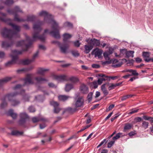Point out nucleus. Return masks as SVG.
<instances>
[{"label":"nucleus","instance_id":"nucleus-1","mask_svg":"<svg viewBox=\"0 0 153 153\" xmlns=\"http://www.w3.org/2000/svg\"><path fill=\"white\" fill-rule=\"evenodd\" d=\"M39 15L40 16H44V20L45 22L52 24L53 30L49 31L48 29H45L44 30V33L40 35L39 33L42 30L41 26L44 24L43 22H39L37 24H34L33 28L35 32L33 34V38L31 39L30 37L27 36L26 40L19 41L16 43V46H22L23 49L21 51H18L16 50L12 51L11 53L10 54L12 60L6 63L5 64L6 66H9L17 63V61L18 60V55L22 54L24 51H27L33 41L39 39L42 42H44L46 37L45 33L49 32L50 34L54 38H60L59 31V28L58 24L53 19V16L45 11H42L40 12Z\"/></svg>","mask_w":153,"mask_h":153},{"label":"nucleus","instance_id":"nucleus-2","mask_svg":"<svg viewBox=\"0 0 153 153\" xmlns=\"http://www.w3.org/2000/svg\"><path fill=\"white\" fill-rule=\"evenodd\" d=\"M4 8L3 6H0V10H2ZM0 14L3 16H5L6 14L5 13H0ZM1 21L5 23L8 24L11 26L15 30V31L10 29H7L4 28L1 31L2 36L5 38H8V41H3L2 42V47L7 49L11 47L14 44V41L13 38L14 37L16 38L19 37V35L18 33L20 30V26L14 24L12 22V20L10 19H6L0 17V21Z\"/></svg>","mask_w":153,"mask_h":153},{"label":"nucleus","instance_id":"nucleus-3","mask_svg":"<svg viewBox=\"0 0 153 153\" xmlns=\"http://www.w3.org/2000/svg\"><path fill=\"white\" fill-rule=\"evenodd\" d=\"M71 37V35L66 33H65L63 35V43L61 44L59 42L57 41H53L52 42L57 45L59 47L60 51L61 53H65L69 48V44L71 42L68 39Z\"/></svg>","mask_w":153,"mask_h":153},{"label":"nucleus","instance_id":"nucleus-4","mask_svg":"<svg viewBox=\"0 0 153 153\" xmlns=\"http://www.w3.org/2000/svg\"><path fill=\"white\" fill-rule=\"evenodd\" d=\"M18 94H21L22 95L23 97V99L25 101H28L29 97L27 94H25V91L24 90H22L20 93L17 92H11L9 93L6 94L4 98H7L9 101L11 102L13 99V97L16 96Z\"/></svg>","mask_w":153,"mask_h":153},{"label":"nucleus","instance_id":"nucleus-5","mask_svg":"<svg viewBox=\"0 0 153 153\" xmlns=\"http://www.w3.org/2000/svg\"><path fill=\"white\" fill-rule=\"evenodd\" d=\"M33 74H28L26 75L25 78L24 79V84L23 85L18 84L14 87V89L16 90L21 88L22 87L27 84H33L34 83L33 80Z\"/></svg>","mask_w":153,"mask_h":153},{"label":"nucleus","instance_id":"nucleus-6","mask_svg":"<svg viewBox=\"0 0 153 153\" xmlns=\"http://www.w3.org/2000/svg\"><path fill=\"white\" fill-rule=\"evenodd\" d=\"M7 12L10 14L14 15V21L19 22H24L26 20L18 17V15L17 13V12H22V10L18 6L15 7L14 9H8Z\"/></svg>","mask_w":153,"mask_h":153},{"label":"nucleus","instance_id":"nucleus-7","mask_svg":"<svg viewBox=\"0 0 153 153\" xmlns=\"http://www.w3.org/2000/svg\"><path fill=\"white\" fill-rule=\"evenodd\" d=\"M20 119L19 121V124L21 126L25 125L26 122L28 119L29 117L25 113H22L20 114Z\"/></svg>","mask_w":153,"mask_h":153},{"label":"nucleus","instance_id":"nucleus-8","mask_svg":"<svg viewBox=\"0 0 153 153\" xmlns=\"http://www.w3.org/2000/svg\"><path fill=\"white\" fill-rule=\"evenodd\" d=\"M39 51H37L33 56L32 58L31 59H26L21 61V63L24 65H28L33 62L37 56Z\"/></svg>","mask_w":153,"mask_h":153},{"label":"nucleus","instance_id":"nucleus-9","mask_svg":"<svg viewBox=\"0 0 153 153\" xmlns=\"http://www.w3.org/2000/svg\"><path fill=\"white\" fill-rule=\"evenodd\" d=\"M50 104L54 107V112L55 113H59L61 109L59 107V104L57 102L53 101L50 102Z\"/></svg>","mask_w":153,"mask_h":153},{"label":"nucleus","instance_id":"nucleus-10","mask_svg":"<svg viewBox=\"0 0 153 153\" xmlns=\"http://www.w3.org/2000/svg\"><path fill=\"white\" fill-rule=\"evenodd\" d=\"M75 106L76 108L80 107L83 104L84 100L81 97H79L76 98Z\"/></svg>","mask_w":153,"mask_h":153},{"label":"nucleus","instance_id":"nucleus-11","mask_svg":"<svg viewBox=\"0 0 153 153\" xmlns=\"http://www.w3.org/2000/svg\"><path fill=\"white\" fill-rule=\"evenodd\" d=\"M142 55L145 61L147 62H153V58H149L150 54L149 52L144 51Z\"/></svg>","mask_w":153,"mask_h":153},{"label":"nucleus","instance_id":"nucleus-12","mask_svg":"<svg viewBox=\"0 0 153 153\" xmlns=\"http://www.w3.org/2000/svg\"><path fill=\"white\" fill-rule=\"evenodd\" d=\"M102 52V50L98 48H96L93 51L91 54L93 55L94 54L95 57L98 56L99 58L101 57Z\"/></svg>","mask_w":153,"mask_h":153},{"label":"nucleus","instance_id":"nucleus-13","mask_svg":"<svg viewBox=\"0 0 153 153\" xmlns=\"http://www.w3.org/2000/svg\"><path fill=\"white\" fill-rule=\"evenodd\" d=\"M98 76L101 78H99L97 81V83L99 85H101L102 82L103 81L107 80V79L109 80V78H107V76L102 74H99Z\"/></svg>","mask_w":153,"mask_h":153},{"label":"nucleus","instance_id":"nucleus-14","mask_svg":"<svg viewBox=\"0 0 153 153\" xmlns=\"http://www.w3.org/2000/svg\"><path fill=\"white\" fill-rule=\"evenodd\" d=\"M54 78L58 81H61L67 80L68 79V77L65 75H55L54 76Z\"/></svg>","mask_w":153,"mask_h":153},{"label":"nucleus","instance_id":"nucleus-15","mask_svg":"<svg viewBox=\"0 0 153 153\" xmlns=\"http://www.w3.org/2000/svg\"><path fill=\"white\" fill-rule=\"evenodd\" d=\"M80 90L81 93L86 94L88 92V88L87 86L84 84L81 85L80 87Z\"/></svg>","mask_w":153,"mask_h":153},{"label":"nucleus","instance_id":"nucleus-16","mask_svg":"<svg viewBox=\"0 0 153 153\" xmlns=\"http://www.w3.org/2000/svg\"><path fill=\"white\" fill-rule=\"evenodd\" d=\"M32 121L33 123H36L40 121H45L46 120L41 116L34 117L32 118Z\"/></svg>","mask_w":153,"mask_h":153},{"label":"nucleus","instance_id":"nucleus-17","mask_svg":"<svg viewBox=\"0 0 153 153\" xmlns=\"http://www.w3.org/2000/svg\"><path fill=\"white\" fill-rule=\"evenodd\" d=\"M11 77H6L3 79H0V86L2 85L3 84L6 83L8 82L11 80Z\"/></svg>","mask_w":153,"mask_h":153},{"label":"nucleus","instance_id":"nucleus-18","mask_svg":"<svg viewBox=\"0 0 153 153\" xmlns=\"http://www.w3.org/2000/svg\"><path fill=\"white\" fill-rule=\"evenodd\" d=\"M49 69H45L42 68H39L37 71V73L42 76H44L45 75V72L48 71Z\"/></svg>","mask_w":153,"mask_h":153},{"label":"nucleus","instance_id":"nucleus-19","mask_svg":"<svg viewBox=\"0 0 153 153\" xmlns=\"http://www.w3.org/2000/svg\"><path fill=\"white\" fill-rule=\"evenodd\" d=\"M23 134V131H19L17 130H13L11 133V135L13 136L22 135Z\"/></svg>","mask_w":153,"mask_h":153},{"label":"nucleus","instance_id":"nucleus-20","mask_svg":"<svg viewBox=\"0 0 153 153\" xmlns=\"http://www.w3.org/2000/svg\"><path fill=\"white\" fill-rule=\"evenodd\" d=\"M7 105V102L6 101L5 98L2 99V102L0 105V107L1 109H3L6 107Z\"/></svg>","mask_w":153,"mask_h":153},{"label":"nucleus","instance_id":"nucleus-21","mask_svg":"<svg viewBox=\"0 0 153 153\" xmlns=\"http://www.w3.org/2000/svg\"><path fill=\"white\" fill-rule=\"evenodd\" d=\"M35 79L37 83H41L42 81L47 82L48 80L45 78L40 76H38L35 77Z\"/></svg>","mask_w":153,"mask_h":153},{"label":"nucleus","instance_id":"nucleus-22","mask_svg":"<svg viewBox=\"0 0 153 153\" xmlns=\"http://www.w3.org/2000/svg\"><path fill=\"white\" fill-rule=\"evenodd\" d=\"M133 125L132 124L129 123H126L124 125L123 129V131L126 132L128 130L131 129Z\"/></svg>","mask_w":153,"mask_h":153},{"label":"nucleus","instance_id":"nucleus-23","mask_svg":"<svg viewBox=\"0 0 153 153\" xmlns=\"http://www.w3.org/2000/svg\"><path fill=\"white\" fill-rule=\"evenodd\" d=\"M8 114L13 119H16L17 117L16 114L13 112V110H9L8 112Z\"/></svg>","mask_w":153,"mask_h":153},{"label":"nucleus","instance_id":"nucleus-24","mask_svg":"<svg viewBox=\"0 0 153 153\" xmlns=\"http://www.w3.org/2000/svg\"><path fill=\"white\" fill-rule=\"evenodd\" d=\"M93 48V46L92 45H85V53H88Z\"/></svg>","mask_w":153,"mask_h":153},{"label":"nucleus","instance_id":"nucleus-25","mask_svg":"<svg viewBox=\"0 0 153 153\" xmlns=\"http://www.w3.org/2000/svg\"><path fill=\"white\" fill-rule=\"evenodd\" d=\"M70 97L69 96L65 95H60L58 96L59 100L60 101H63L67 100Z\"/></svg>","mask_w":153,"mask_h":153},{"label":"nucleus","instance_id":"nucleus-26","mask_svg":"<svg viewBox=\"0 0 153 153\" xmlns=\"http://www.w3.org/2000/svg\"><path fill=\"white\" fill-rule=\"evenodd\" d=\"M91 43L94 45L96 46H98L100 45V42L99 41L95 39H91Z\"/></svg>","mask_w":153,"mask_h":153},{"label":"nucleus","instance_id":"nucleus-27","mask_svg":"<svg viewBox=\"0 0 153 153\" xmlns=\"http://www.w3.org/2000/svg\"><path fill=\"white\" fill-rule=\"evenodd\" d=\"M113 136L111 135L110 136L108 137L106 139H104L103 141H102L98 145V146H97V147H99L100 146H102V144H103L104 143L105 144L108 141V139H110V138H111Z\"/></svg>","mask_w":153,"mask_h":153},{"label":"nucleus","instance_id":"nucleus-28","mask_svg":"<svg viewBox=\"0 0 153 153\" xmlns=\"http://www.w3.org/2000/svg\"><path fill=\"white\" fill-rule=\"evenodd\" d=\"M105 84H103L101 87V89L105 96L107 95L108 92L105 88Z\"/></svg>","mask_w":153,"mask_h":153},{"label":"nucleus","instance_id":"nucleus-29","mask_svg":"<svg viewBox=\"0 0 153 153\" xmlns=\"http://www.w3.org/2000/svg\"><path fill=\"white\" fill-rule=\"evenodd\" d=\"M134 52L132 51H128L126 52V57L128 58L130 57H134L133 53Z\"/></svg>","mask_w":153,"mask_h":153},{"label":"nucleus","instance_id":"nucleus-30","mask_svg":"<svg viewBox=\"0 0 153 153\" xmlns=\"http://www.w3.org/2000/svg\"><path fill=\"white\" fill-rule=\"evenodd\" d=\"M20 103V101L14 99L11 102V104L13 106H16Z\"/></svg>","mask_w":153,"mask_h":153},{"label":"nucleus","instance_id":"nucleus-31","mask_svg":"<svg viewBox=\"0 0 153 153\" xmlns=\"http://www.w3.org/2000/svg\"><path fill=\"white\" fill-rule=\"evenodd\" d=\"M142 124L141 127L144 129H146L148 128L149 123L145 121H142Z\"/></svg>","mask_w":153,"mask_h":153},{"label":"nucleus","instance_id":"nucleus-32","mask_svg":"<svg viewBox=\"0 0 153 153\" xmlns=\"http://www.w3.org/2000/svg\"><path fill=\"white\" fill-rule=\"evenodd\" d=\"M36 17L34 15L29 16H27V19L26 21H27L33 22L35 20Z\"/></svg>","mask_w":153,"mask_h":153},{"label":"nucleus","instance_id":"nucleus-33","mask_svg":"<svg viewBox=\"0 0 153 153\" xmlns=\"http://www.w3.org/2000/svg\"><path fill=\"white\" fill-rule=\"evenodd\" d=\"M33 68V67L31 66V67H30L28 68L27 69L23 68V69H21L18 70H17V72L18 73H21L22 72L25 71H29V70L32 69Z\"/></svg>","mask_w":153,"mask_h":153},{"label":"nucleus","instance_id":"nucleus-34","mask_svg":"<svg viewBox=\"0 0 153 153\" xmlns=\"http://www.w3.org/2000/svg\"><path fill=\"white\" fill-rule=\"evenodd\" d=\"M73 88V85L70 84H68L66 85L65 88V90L66 91H69Z\"/></svg>","mask_w":153,"mask_h":153},{"label":"nucleus","instance_id":"nucleus-35","mask_svg":"<svg viewBox=\"0 0 153 153\" xmlns=\"http://www.w3.org/2000/svg\"><path fill=\"white\" fill-rule=\"evenodd\" d=\"M3 3L6 5L10 6L13 3L14 1L13 0H6Z\"/></svg>","mask_w":153,"mask_h":153},{"label":"nucleus","instance_id":"nucleus-36","mask_svg":"<svg viewBox=\"0 0 153 153\" xmlns=\"http://www.w3.org/2000/svg\"><path fill=\"white\" fill-rule=\"evenodd\" d=\"M69 79L70 81L73 82H77L79 81L77 77L74 76L70 77Z\"/></svg>","mask_w":153,"mask_h":153},{"label":"nucleus","instance_id":"nucleus-37","mask_svg":"<svg viewBox=\"0 0 153 153\" xmlns=\"http://www.w3.org/2000/svg\"><path fill=\"white\" fill-rule=\"evenodd\" d=\"M122 133H119L117 134L115 136H114L112 138V140L115 142V140L118 139V138L120 137V135Z\"/></svg>","mask_w":153,"mask_h":153},{"label":"nucleus","instance_id":"nucleus-38","mask_svg":"<svg viewBox=\"0 0 153 153\" xmlns=\"http://www.w3.org/2000/svg\"><path fill=\"white\" fill-rule=\"evenodd\" d=\"M68 110L70 113H73L74 112H76L77 111L76 108H73L69 107L68 108Z\"/></svg>","mask_w":153,"mask_h":153},{"label":"nucleus","instance_id":"nucleus-39","mask_svg":"<svg viewBox=\"0 0 153 153\" xmlns=\"http://www.w3.org/2000/svg\"><path fill=\"white\" fill-rule=\"evenodd\" d=\"M110 55V54L108 52H105L103 53L104 56L106 60H109L110 59V58L109 56Z\"/></svg>","mask_w":153,"mask_h":153},{"label":"nucleus","instance_id":"nucleus-40","mask_svg":"<svg viewBox=\"0 0 153 153\" xmlns=\"http://www.w3.org/2000/svg\"><path fill=\"white\" fill-rule=\"evenodd\" d=\"M93 95V93L92 92L89 93L88 94L87 96L88 99L89 101V102H90L92 99V96Z\"/></svg>","mask_w":153,"mask_h":153},{"label":"nucleus","instance_id":"nucleus-41","mask_svg":"<svg viewBox=\"0 0 153 153\" xmlns=\"http://www.w3.org/2000/svg\"><path fill=\"white\" fill-rule=\"evenodd\" d=\"M97 83V81H95L91 83V86L93 87L94 88H96L98 87Z\"/></svg>","mask_w":153,"mask_h":153},{"label":"nucleus","instance_id":"nucleus-42","mask_svg":"<svg viewBox=\"0 0 153 153\" xmlns=\"http://www.w3.org/2000/svg\"><path fill=\"white\" fill-rule=\"evenodd\" d=\"M71 53L72 55L75 57H77L79 56V54L78 51H72Z\"/></svg>","mask_w":153,"mask_h":153},{"label":"nucleus","instance_id":"nucleus-43","mask_svg":"<svg viewBox=\"0 0 153 153\" xmlns=\"http://www.w3.org/2000/svg\"><path fill=\"white\" fill-rule=\"evenodd\" d=\"M138 109H136V108H133L131 110V111L129 112L128 114H133L137 112L138 111Z\"/></svg>","mask_w":153,"mask_h":153},{"label":"nucleus","instance_id":"nucleus-44","mask_svg":"<svg viewBox=\"0 0 153 153\" xmlns=\"http://www.w3.org/2000/svg\"><path fill=\"white\" fill-rule=\"evenodd\" d=\"M114 142H115L112 140L110 141L108 143L107 146L108 147V148H111L114 144Z\"/></svg>","mask_w":153,"mask_h":153},{"label":"nucleus","instance_id":"nucleus-45","mask_svg":"<svg viewBox=\"0 0 153 153\" xmlns=\"http://www.w3.org/2000/svg\"><path fill=\"white\" fill-rule=\"evenodd\" d=\"M107 78H109V80H108V79H107V81H110V79H111L112 80H115L118 78V77L117 76H107Z\"/></svg>","mask_w":153,"mask_h":153},{"label":"nucleus","instance_id":"nucleus-46","mask_svg":"<svg viewBox=\"0 0 153 153\" xmlns=\"http://www.w3.org/2000/svg\"><path fill=\"white\" fill-rule=\"evenodd\" d=\"M28 110L31 112H33L35 111V108L32 106H30L28 108Z\"/></svg>","mask_w":153,"mask_h":153},{"label":"nucleus","instance_id":"nucleus-47","mask_svg":"<svg viewBox=\"0 0 153 153\" xmlns=\"http://www.w3.org/2000/svg\"><path fill=\"white\" fill-rule=\"evenodd\" d=\"M114 106V104L111 105L107 109L106 111L107 112L109 111L110 110H111Z\"/></svg>","mask_w":153,"mask_h":153},{"label":"nucleus","instance_id":"nucleus-48","mask_svg":"<svg viewBox=\"0 0 153 153\" xmlns=\"http://www.w3.org/2000/svg\"><path fill=\"white\" fill-rule=\"evenodd\" d=\"M89 127H90V126H87L84 127L83 128H82V129H81L80 130L78 131L77 133H78L80 132L83 131L84 130L88 128Z\"/></svg>","mask_w":153,"mask_h":153},{"label":"nucleus","instance_id":"nucleus-49","mask_svg":"<svg viewBox=\"0 0 153 153\" xmlns=\"http://www.w3.org/2000/svg\"><path fill=\"white\" fill-rule=\"evenodd\" d=\"M115 87H116L115 84H112L111 86L109 87L108 90H110L114 89Z\"/></svg>","mask_w":153,"mask_h":153},{"label":"nucleus","instance_id":"nucleus-50","mask_svg":"<svg viewBox=\"0 0 153 153\" xmlns=\"http://www.w3.org/2000/svg\"><path fill=\"white\" fill-rule=\"evenodd\" d=\"M65 26L72 27V24L69 22H66L65 23Z\"/></svg>","mask_w":153,"mask_h":153},{"label":"nucleus","instance_id":"nucleus-51","mask_svg":"<svg viewBox=\"0 0 153 153\" xmlns=\"http://www.w3.org/2000/svg\"><path fill=\"white\" fill-rule=\"evenodd\" d=\"M74 45L77 47H79V46L80 45V43H79V41L77 40L74 42Z\"/></svg>","mask_w":153,"mask_h":153},{"label":"nucleus","instance_id":"nucleus-52","mask_svg":"<svg viewBox=\"0 0 153 153\" xmlns=\"http://www.w3.org/2000/svg\"><path fill=\"white\" fill-rule=\"evenodd\" d=\"M92 67L94 68H99L100 67V65H99L96 64H93L92 65Z\"/></svg>","mask_w":153,"mask_h":153},{"label":"nucleus","instance_id":"nucleus-53","mask_svg":"<svg viewBox=\"0 0 153 153\" xmlns=\"http://www.w3.org/2000/svg\"><path fill=\"white\" fill-rule=\"evenodd\" d=\"M135 59L137 63H140L142 61V59L139 57L136 58Z\"/></svg>","mask_w":153,"mask_h":153},{"label":"nucleus","instance_id":"nucleus-54","mask_svg":"<svg viewBox=\"0 0 153 153\" xmlns=\"http://www.w3.org/2000/svg\"><path fill=\"white\" fill-rule=\"evenodd\" d=\"M132 75L137 76L138 75V74L136 72V71L135 70H132V71L131 73Z\"/></svg>","mask_w":153,"mask_h":153},{"label":"nucleus","instance_id":"nucleus-55","mask_svg":"<svg viewBox=\"0 0 153 153\" xmlns=\"http://www.w3.org/2000/svg\"><path fill=\"white\" fill-rule=\"evenodd\" d=\"M113 114V112H111L108 115V116L105 118V120H107Z\"/></svg>","mask_w":153,"mask_h":153},{"label":"nucleus","instance_id":"nucleus-56","mask_svg":"<svg viewBox=\"0 0 153 153\" xmlns=\"http://www.w3.org/2000/svg\"><path fill=\"white\" fill-rule=\"evenodd\" d=\"M5 55V53L4 52L2 51H0V58H3Z\"/></svg>","mask_w":153,"mask_h":153},{"label":"nucleus","instance_id":"nucleus-57","mask_svg":"<svg viewBox=\"0 0 153 153\" xmlns=\"http://www.w3.org/2000/svg\"><path fill=\"white\" fill-rule=\"evenodd\" d=\"M39 48L42 49L43 50H45L46 49V48L45 46L42 45H39Z\"/></svg>","mask_w":153,"mask_h":153},{"label":"nucleus","instance_id":"nucleus-58","mask_svg":"<svg viewBox=\"0 0 153 153\" xmlns=\"http://www.w3.org/2000/svg\"><path fill=\"white\" fill-rule=\"evenodd\" d=\"M99 105V104H96L94 106H93L91 108V110H93L94 109L96 108Z\"/></svg>","mask_w":153,"mask_h":153},{"label":"nucleus","instance_id":"nucleus-59","mask_svg":"<svg viewBox=\"0 0 153 153\" xmlns=\"http://www.w3.org/2000/svg\"><path fill=\"white\" fill-rule=\"evenodd\" d=\"M150 117H148L147 116L144 115L143 117V118L144 120H149Z\"/></svg>","mask_w":153,"mask_h":153},{"label":"nucleus","instance_id":"nucleus-60","mask_svg":"<svg viewBox=\"0 0 153 153\" xmlns=\"http://www.w3.org/2000/svg\"><path fill=\"white\" fill-rule=\"evenodd\" d=\"M77 138V136L76 135H73L72 136H71V137H69L68 139V140H71L73 138Z\"/></svg>","mask_w":153,"mask_h":153},{"label":"nucleus","instance_id":"nucleus-61","mask_svg":"<svg viewBox=\"0 0 153 153\" xmlns=\"http://www.w3.org/2000/svg\"><path fill=\"white\" fill-rule=\"evenodd\" d=\"M135 134V132L134 131H131L128 133V134L129 136L131 137V136L134 135Z\"/></svg>","mask_w":153,"mask_h":153},{"label":"nucleus","instance_id":"nucleus-62","mask_svg":"<svg viewBox=\"0 0 153 153\" xmlns=\"http://www.w3.org/2000/svg\"><path fill=\"white\" fill-rule=\"evenodd\" d=\"M136 122H139L142 121V119L140 117H137L136 118Z\"/></svg>","mask_w":153,"mask_h":153},{"label":"nucleus","instance_id":"nucleus-63","mask_svg":"<svg viewBox=\"0 0 153 153\" xmlns=\"http://www.w3.org/2000/svg\"><path fill=\"white\" fill-rule=\"evenodd\" d=\"M81 67H82V68L83 69L85 70H87L88 69V67H87L86 66H85V65H82Z\"/></svg>","mask_w":153,"mask_h":153},{"label":"nucleus","instance_id":"nucleus-64","mask_svg":"<svg viewBox=\"0 0 153 153\" xmlns=\"http://www.w3.org/2000/svg\"><path fill=\"white\" fill-rule=\"evenodd\" d=\"M48 85L49 87H55V85L52 83H49L48 84Z\"/></svg>","mask_w":153,"mask_h":153}]
</instances>
